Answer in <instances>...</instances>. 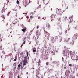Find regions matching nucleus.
<instances>
[{"label":"nucleus","mask_w":78,"mask_h":78,"mask_svg":"<svg viewBox=\"0 0 78 78\" xmlns=\"http://www.w3.org/2000/svg\"><path fill=\"white\" fill-rule=\"evenodd\" d=\"M64 49L63 51V55L64 56H67L68 55L69 56V51L68 50V49L66 48H64Z\"/></svg>","instance_id":"1"},{"label":"nucleus","mask_w":78,"mask_h":78,"mask_svg":"<svg viewBox=\"0 0 78 78\" xmlns=\"http://www.w3.org/2000/svg\"><path fill=\"white\" fill-rule=\"evenodd\" d=\"M27 57H24V60L23 61V66H25L27 64Z\"/></svg>","instance_id":"2"},{"label":"nucleus","mask_w":78,"mask_h":78,"mask_svg":"<svg viewBox=\"0 0 78 78\" xmlns=\"http://www.w3.org/2000/svg\"><path fill=\"white\" fill-rule=\"evenodd\" d=\"M71 59H72V60H73V61H75V60L78 61V57H76L75 55H73L71 57Z\"/></svg>","instance_id":"3"},{"label":"nucleus","mask_w":78,"mask_h":78,"mask_svg":"<svg viewBox=\"0 0 78 78\" xmlns=\"http://www.w3.org/2000/svg\"><path fill=\"white\" fill-rule=\"evenodd\" d=\"M60 36H57L56 37H53L52 38V39L53 42H55L56 40H58V37H59Z\"/></svg>","instance_id":"4"},{"label":"nucleus","mask_w":78,"mask_h":78,"mask_svg":"<svg viewBox=\"0 0 78 78\" xmlns=\"http://www.w3.org/2000/svg\"><path fill=\"white\" fill-rule=\"evenodd\" d=\"M61 9H57L56 10V12L57 14V15L58 16L59 14V13L61 11Z\"/></svg>","instance_id":"5"},{"label":"nucleus","mask_w":78,"mask_h":78,"mask_svg":"<svg viewBox=\"0 0 78 78\" xmlns=\"http://www.w3.org/2000/svg\"><path fill=\"white\" fill-rule=\"evenodd\" d=\"M65 41H66V42L70 43V41H71V39L70 37L67 38L65 40Z\"/></svg>","instance_id":"6"},{"label":"nucleus","mask_w":78,"mask_h":78,"mask_svg":"<svg viewBox=\"0 0 78 78\" xmlns=\"http://www.w3.org/2000/svg\"><path fill=\"white\" fill-rule=\"evenodd\" d=\"M62 23H61V22H60L57 23V25H58L60 29H61L62 28V27H61V26H62Z\"/></svg>","instance_id":"7"},{"label":"nucleus","mask_w":78,"mask_h":78,"mask_svg":"<svg viewBox=\"0 0 78 78\" xmlns=\"http://www.w3.org/2000/svg\"><path fill=\"white\" fill-rule=\"evenodd\" d=\"M46 36H47V38L48 40H49V37H50V34L49 33L47 32Z\"/></svg>","instance_id":"8"},{"label":"nucleus","mask_w":78,"mask_h":78,"mask_svg":"<svg viewBox=\"0 0 78 78\" xmlns=\"http://www.w3.org/2000/svg\"><path fill=\"white\" fill-rule=\"evenodd\" d=\"M70 73V70H68L67 72H66L65 73V75H69Z\"/></svg>","instance_id":"9"},{"label":"nucleus","mask_w":78,"mask_h":78,"mask_svg":"<svg viewBox=\"0 0 78 78\" xmlns=\"http://www.w3.org/2000/svg\"><path fill=\"white\" fill-rule=\"evenodd\" d=\"M46 27L48 29H50V25L49 23H47L46 24Z\"/></svg>","instance_id":"10"},{"label":"nucleus","mask_w":78,"mask_h":78,"mask_svg":"<svg viewBox=\"0 0 78 78\" xmlns=\"http://www.w3.org/2000/svg\"><path fill=\"white\" fill-rule=\"evenodd\" d=\"M21 66V65L20 64H19L18 66L17 69L19 70L20 69V66Z\"/></svg>","instance_id":"11"},{"label":"nucleus","mask_w":78,"mask_h":78,"mask_svg":"<svg viewBox=\"0 0 78 78\" xmlns=\"http://www.w3.org/2000/svg\"><path fill=\"white\" fill-rule=\"evenodd\" d=\"M2 39H3V37L2 36V35L1 34H0V42H1V41H2Z\"/></svg>","instance_id":"12"},{"label":"nucleus","mask_w":78,"mask_h":78,"mask_svg":"<svg viewBox=\"0 0 78 78\" xmlns=\"http://www.w3.org/2000/svg\"><path fill=\"white\" fill-rule=\"evenodd\" d=\"M36 48H33V53H36Z\"/></svg>","instance_id":"13"},{"label":"nucleus","mask_w":78,"mask_h":78,"mask_svg":"<svg viewBox=\"0 0 78 78\" xmlns=\"http://www.w3.org/2000/svg\"><path fill=\"white\" fill-rule=\"evenodd\" d=\"M5 10L4 8H3L1 12H2V13H3L4 12H5Z\"/></svg>","instance_id":"14"},{"label":"nucleus","mask_w":78,"mask_h":78,"mask_svg":"<svg viewBox=\"0 0 78 78\" xmlns=\"http://www.w3.org/2000/svg\"><path fill=\"white\" fill-rule=\"evenodd\" d=\"M51 18H53V17H54V18H55V15H54L53 14H52V15H51Z\"/></svg>","instance_id":"15"},{"label":"nucleus","mask_w":78,"mask_h":78,"mask_svg":"<svg viewBox=\"0 0 78 78\" xmlns=\"http://www.w3.org/2000/svg\"><path fill=\"white\" fill-rule=\"evenodd\" d=\"M62 14H63V11L62 10H61V11H60L59 12V14H60V15H62Z\"/></svg>","instance_id":"16"},{"label":"nucleus","mask_w":78,"mask_h":78,"mask_svg":"<svg viewBox=\"0 0 78 78\" xmlns=\"http://www.w3.org/2000/svg\"><path fill=\"white\" fill-rule=\"evenodd\" d=\"M76 35H74V39H77V37H76Z\"/></svg>","instance_id":"17"},{"label":"nucleus","mask_w":78,"mask_h":78,"mask_svg":"<svg viewBox=\"0 0 78 78\" xmlns=\"http://www.w3.org/2000/svg\"><path fill=\"white\" fill-rule=\"evenodd\" d=\"M22 31H26V28H25L24 29H22Z\"/></svg>","instance_id":"18"},{"label":"nucleus","mask_w":78,"mask_h":78,"mask_svg":"<svg viewBox=\"0 0 78 78\" xmlns=\"http://www.w3.org/2000/svg\"><path fill=\"white\" fill-rule=\"evenodd\" d=\"M59 41L60 42H62V37H60V39Z\"/></svg>","instance_id":"19"},{"label":"nucleus","mask_w":78,"mask_h":78,"mask_svg":"<svg viewBox=\"0 0 78 78\" xmlns=\"http://www.w3.org/2000/svg\"><path fill=\"white\" fill-rule=\"evenodd\" d=\"M13 66H14L15 69H16V63H14L13 64Z\"/></svg>","instance_id":"20"},{"label":"nucleus","mask_w":78,"mask_h":78,"mask_svg":"<svg viewBox=\"0 0 78 78\" xmlns=\"http://www.w3.org/2000/svg\"><path fill=\"white\" fill-rule=\"evenodd\" d=\"M57 62H58L57 61H55L53 62V63L54 64H57Z\"/></svg>","instance_id":"21"},{"label":"nucleus","mask_w":78,"mask_h":78,"mask_svg":"<svg viewBox=\"0 0 78 78\" xmlns=\"http://www.w3.org/2000/svg\"><path fill=\"white\" fill-rule=\"evenodd\" d=\"M2 18H3V19H5V15H2Z\"/></svg>","instance_id":"22"},{"label":"nucleus","mask_w":78,"mask_h":78,"mask_svg":"<svg viewBox=\"0 0 78 78\" xmlns=\"http://www.w3.org/2000/svg\"><path fill=\"white\" fill-rule=\"evenodd\" d=\"M70 44H72V45H73L74 44V42L73 41L72 42H70Z\"/></svg>","instance_id":"23"},{"label":"nucleus","mask_w":78,"mask_h":78,"mask_svg":"<svg viewBox=\"0 0 78 78\" xmlns=\"http://www.w3.org/2000/svg\"><path fill=\"white\" fill-rule=\"evenodd\" d=\"M25 51L27 52V56L28 57V51Z\"/></svg>","instance_id":"24"},{"label":"nucleus","mask_w":78,"mask_h":78,"mask_svg":"<svg viewBox=\"0 0 78 78\" xmlns=\"http://www.w3.org/2000/svg\"><path fill=\"white\" fill-rule=\"evenodd\" d=\"M26 42V41L25 40V39L24 40V42L23 43V45H24V44H25V42Z\"/></svg>","instance_id":"25"},{"label":"nucleus","mask_w":78,"mask_h":78,"mask_svg":"<svg viewBox=\"0 0 78 78\" xmlns=\"http://www.w3.org/2000/svg\"><path fill=\"white\" fill-rule=\"evenodd\" d=\"M74 29L76 30V29H78V27L77 26H76L75 27H74Z\"/></svg>","instance_id":"26"},{"label":"nucleus","mask_w":78,"mask_h":78,"mask_svg":"<svg viewBox=\"0 0 78 78\" xmlns=\"http://www.w3.org/2000/svg\"><path fill=\"white\" fill-rule=\"evenodd\" d=\"M2 23H5V21H4V20H3L2 21Z\"/></svg>","instance_id":"27"},{"label":"nucleus","mask_w":78,"mask_h":78,"mask_svg":"<svg viewBox=\"0 0 78 78\" xmlns=\"http://www.w3.org/2000/svg\"><path fill=\"white\" fill-rule=\"evenodd\" d=\"M75 35H76V37H77V36H78V33H77L76 34H74Z\"/></svg>","instance_id":"28"},{"label":"nucleus","mask_w":78,"mask_h":78,"mask_svg":"<svg viewBox=\"0 0 78 78\" xmlns=\"http://www.w3.org/2000/svg\"><path fill=\"white\" fill-rule=\"evenodd\" d=\"M73 15H72L71 16L70 18L71 19H73Z\"/></svg>","instance_id":"29"},{"label":"nucleus","mask_w":78,"mask_h":78,"mask_svg":"<svg viewBox=\"0 0 78 78\" xmlns=\"http://www.w3.org/2000/svg\"><path fill=\"white\" fill-rule=\"evenodd\" d=\"M59 34H60V35H61V34H62V32H59Z\"/></svg>","instance_id":"30"},{"label":"nucleus","mask_w":78,"mask_h":78,"mask_svg":"<svg viewBox=\"0 0 78 78\" xmlns=\"http://www.w3.org/2000/svg\"><path fill=\"white\" fill-rule=\"evenodd\" d=\"M67 33V30H66L65 31V34H66Z\"/></svg>","instance_id":"31"},{"label":"nucleus","mask_w":78,"mask_h":78,"mask_svg":"<svg viewBox=\"0 0 78 78\" xmlns=\"http://www.w3.org/2000/svg\"><path fill=\"white\" fill-rule=\"evenodd\" d=\"M38 33H39V30H37L36 32V34H38Z\"/></svg>","instance_id":"32"},{"label":"nucleus","mask_w":78,"mask_h":78,"mask_svg":"<svg viewBox=\"0 0 78 78\" xmlns=\"http://www.w3.org/2000/svg\"><path fill=\"white\" fill-rule=\"evenodd\" d=\"M16 59H17V57H16V58H15L14 59V61H16Z\"/></svg>","instance_id":"33"},{"label":"nucleus","mask_w":78,"mask_h":78,"mask_svg":"<svg viewBox=\"0 0 78 78\" xmlns=\"http://www.w3.org/2000/svg\"><path fill=\"white\" fill-rule=\"evenodd\" d=\"M17 4H19V1L17 0Z\"/></svg>","instance_id":"34"},{"label":"nucleus","mask_w":78,"mask_h":78,"mask_svg":"<svg viewBox=\"0 0 78 78\" xmlns=\"http://www.w3.org/2000/svg\"><path fill=\"white\" fill-rule=\"evenodd\" d=\"M49 64V63L48 62H47L46 63V65H48Z\"/></svg>","instance_id":"35"},{"label":"nucleus","mask_w":78,"mask_h":78,"mask_svg":"<svg viewBox=\"0 0 78 78\" xmlns=\"http://www.w3.org/2000/svg\"><path fill=\"white\" fill-rule=\"evenodd\" d=\"M52 71V69H50V70H49V72H51V71Z\"/></svg>","instance_id":"36"},{"label":"nucleus","mask_w":78,"mask_h":78,"mask_svg":"<svg viewBox=\"0 0 78 78\" xmlns=\"http://www.w3.org/2000/svg\"><path fill=\"white\" fill-rule=\"evenodd\" d=\"M70 28H69L68 29V31H70Z\"/></svg>","instance_id":"37"},{"label":"nucleus","mask_w":78,"mask_h":78,"mask_svg":"<svg viewBox=\"0 0 78 78\" xmlns=\"http://www.w3.org/2000/svg\"><path fill=\"white\" fill-rule=\"evenodd\" d=\"M39 28V26H37V29H38V28Z\"/></svg>","instance_id":"38"},{"label":"nucleus","mask_w":78,"mask_h":78,"mask_svg":"<svg viewBox=\"0 0 78 78\" xmlns=\"http://www.w3.org/2000/svg\"><path fill=\"white\" fill-rule=\"evenodd\" d=\"M69 66L70 67H71V66H72V64H70L69 65Z\"/></svg>","instance_id":"39"},{"label":"nucleus","mask_w":78,"mask_h":78,"mask_svg":"<svg viewBox=\"0 0 78 78\" xmlns=\"http://www.w3.org/2000/svg\"><path fill=\"white\" fill-rule=\"evenodd\" d=\"M30 19H32V16H30Z\"/></svg>","instance_id":"40"},{"label":"nucleus","mask_w":78,"mask_h":78,"mask_svg":"<svg viewBox=\"0 0 78 78\" xmlns=\"http://www.w3.org/2000/svg\"><path fill=\"white\" fill-rule=\"evenodd\" d=\"M44 31L45 33H47V31L45 30V29H44Z\"/></svg>","instance_id":"41"},{"label":"nucleus","mask_w":78,"mask_h":78,"mask_svg":"<svg viewBox=\"0 0 78 78\" xmlns=\"http://www.w3.org/2000/svg\"><path fill=\"white\" fill-rule=\"evenodd\" d=\"M38 19H41V17H39L38 18Z\"/></svg>","instance_id":"42"},{"label":"nucleus","mask_w":78,"mask_h":78,"mask_svg":"<svg viewBox=\"0 0 78 78\" xmlns=\"http://www.w3.org/2000/svg\"><path fill=\"white\" fill-rule=\"evenodd\" d=\"M14 11H17V9H14L13 10Z\"/></svg>","instance_id":"43"},{"label":"nucleus","mask_w":78,"mask_h":78,"mask_svg":"<svg viewBox=\"0 0 78 78\" xmlns=\"http://www.w3.org/2000/svg\"><path fill=\"white\" fill-rule=\"evenodd\" d=\"M17 77H18V78H20V76H19V75Z\"/></svg>","instance_id":"44"},{"label":"nucleus","mask_w":78,"mask_h":78,"mask_svg":"<svg viewBox=\"0 0 78 78\" xmlns=\"http://www.w3.org/2000/svg\"><path fill=\"white\" fill-rule=\"evenodd\" d=\"M27 18V19H28V18H29V17L28 16H26Z\"/></svg>","instance_id":"45"},{"label":"nucleus","mask_w":78,"mask_h":78,"mask_svg":"<svg viewBox=\"0 0 78 78\" xmlns=\"http://www.w3.org/2000/svg\"><path fill=\"white\" fill-rule=\"evenodd\" d=\"M26 74H27V75H28V72H27L26 73Z\"/></svg>","instance_id":"46"},{"label":"nucleus","mask_w":78,"mask_h":78,"mask_svg":"<svg viewBox=\"0 0 78 78\" xmlns=\"http://www.w3.org/2000/svg\"><path fill=\"white\" fill-rule=\"evenodd\" d=\"M62 60H64V58L63 57H62Z\"/></svg>","instance_id":"47"},{"label":"nucleus","mask_w":78,"mask_h":78,"mask_svg":"<svg viewBox=\"0 0 78 78\" xmlns=\"http://www.w3.org/2000/svg\"><path fill=\"white\" fill-rule=\"evenodd\" d=\"M21 69H22V68H23V67H22V66H21Z\"/></svg>","instance_id":"48"},{"label":"nucleus","mask_w":78,"mask_h":78,"mask_svg":"<svg viewBox=\"0 0 78 78\" xmlns=\"http://www.w3.org/2000/svg\"><path fill=\"white\" fill-rule=\"evenodd\" d=\"M51 53H53V51H52L51 52Z\"/></svg>","instance_id":"49"},{"label":"nucleus","mask_w":78,"mask_h":78,"mask_svg":"<svg viewBox=\"0 0 78 78\" xmlns=\"http://www.w3.org/2000/svg\"><path fill=\"white\" fill-rule=\"evenodd\" d=\"M52 9L51 8V11H52Z\"/></svg>","instance_id":"50"},{"label":"nucleus","mask_w":78,"mask_h":78,"mask_svg":"<svg viewBox=\"0 0 78 78\" xmlns=\"http://www.w3.org/2000/svg\"><path fill=\"white\" fill-rule=\"evenodd\" d=\"M66 19H67V17H66Z\"/></svg>","instance_id":"51"},{"label":"nucleus","mask_w":78,"mask_h":78,"mask_svg":"<svg viewBox=\"0 0 78 78\" xmlns=\"http://www.w3.org/2000/svg\"><path fill=\"white\" fill-rule=\"evenodd\" d=\"M6 25H8V23H7Z\"/></svg>","instance_id":"52"},{"label":"nucleus","mask_w":78,"mask_h":78,"mask_svg":"<svg viewBox=\"0 0 78 78\" xmlns=\"http://www.w3.org/2000/svg\"><path fill=\"white\" fill-rule=\"evenodd\" d=\"M33 69H34V68H33Z\"/></svg>","instance_id":"53"},{"label":"nucleus","mask_w":78,"mask_h":78,"mask_svg":"<svg viewBox=\"0 0 78 78\" xmlns=\"http://www.w3.org/2000/svg\"><path fill=\"white\" fill-rule=\"evenodd\" d=\"M8 2H9V1H8Z\"/></svg>","instance_id":"54"},{"label":"nucleus","mask_w":78,"mask_h":78,"mask_svg":"<svg viewBox=\"0 0 78 78\" xmlns=\"http://www.w3.org/2000/svg\"><path fill=\"white\" fill-rule=\"evenodd\" d=\"M67 8H68V7Z\"/></svg>","instance_id":"55"},{"label":"nucleus","mask_w":78,"mask_h":78,"mask_svg":"<svg viewBox=\"0 0 78 78\" xmlns=\"http://www.w3.org/2000/svg\"><path fill=\"white\" fill-rule=\"evenodd\" d=\"M42 78H43V77H42Z\"/></svg>","instance_id":"56"}]
</instances>
